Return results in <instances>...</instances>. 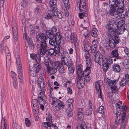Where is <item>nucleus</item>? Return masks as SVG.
Listing matches in <instances>:
<instances>
[{"label":"nucleus","mask_w":129,"mask_h":129,"mask_svg":"<svg viewBox=\"0 0 129 129\" xmlns=\"http://www.w3.org/2000/svg\"><path fill=\"white\" fill-rule=\"evenodd\" d=\"M25 122L26 125L28 126H30V121L27 118H26L25 119Z\"/></svg>","instance_id":"62"},{"label":"nucleus","mask_w":129,"mask_h":129,"mask_svg":"<svg viewBox=\"0 0 129 129\" xmlns=\"http://www.w3.org/2000/svg\"><path fill=\"white\" fill-rule=\"evenodd\" d=\"M85 80L83 78H78L77 85L79 88H82L84 85Z\"/></svg>","instance_id":"17"},{"label":"nucleus","mask_w":129,"mask_h":129,"mask_svg":"<svg viewBox=\"0 0 129 129\" xmlns=\"http://www.w3.org/2000/svg\"><path fill=\"white\" fill-rule=\"evenodd\" d=\"M113 5L116 8V13L120 14L123 13L124 11V0H117L115 4Z\"/></svg>","instance_id":"4"},{"label":"nucleus","mask_w":129,"mask_h":129,"mask_svg":"<svg viewBox=\"0 0 129 129\" xmlns=\"http://www.w3.org/2000/svg\"><path fill=\"white\" fill-rule=\"evenodd\" d=\"M82 33L85 38H87L88 37L89 32L87 29H84L82 31Z\"/></svg>","instance_id":"47"},{"label":"nucleus","mask_w":129,"mask_h":129,"mask_svg":"<svg viewBox=\"0 0 129 129\" xmlns=\"http://www.w3.org/2000/svg\"><path fill=\"white\" fill-rule=\"evenodd\" d=\"M129 83V74H125V77H124L120 83V86H125L126 84H128Z\"/></svg>","instance_id":"14"},{"label":"nucleus","mask_w":129,"mask_h":129,"mask_svg":"<svg viewBox=\"0 0 129 129\" xmlns=\"http://www.w3.org/2000/svg\"><path fill=\"white\" fill-rule=\"evenodd\" d=\"M64 7L66 9L68 10L69 9V0H63Z\"/></svg>","instance_id":"46"},{"label":"nucleus","mask_w":129,"mask_h":129,"mask_svg":"<svg viewBox=\"0 0 129 129\" xmlns=\"http://www.w3.org/2000/svg\"><path fill=\"white\" fill-rule=\"evenodd\" d=\"M79 9L81 12H85L87 11L86 10V6H79Z\"/></svg>","instance_id":"61"},{"label":"nucleus","mask_w":129,"mask_h":129,"mask_svg":"<svg viewBox=\"0 0 129 129\" xmlns=\"http://www.w3.org/2000/svg\"><path fill=\"white\" fill-rule=\"evenodd\" d=\"M78 78H83L84 77V72L80 68H78L77 71Z\"/></svg>","instance_id":"36"},{"label":"nucleus","mask_w":129,"mask_h":129,"mask_svg":"<svg viewBox=\"0 0 129 129\" xmlns=\"http://www.w3.org/2000/svg\"><path fill=\"white\" fill-rule=\"evenodd\" d=\"M57 16L59 19H61L62 18L63 16V12L61 11L59 12V13H58V14Z\"/></svg>","instance_id":"63"},{"label":"nucleus","mask_w":129,"mask_h":129,"mask_svg":"<svg viewBox=\"0 0 129 129\" xmlns=\"http://www.w3.org/2000/svg\"><path fill=\"white\" fill-rule=\"evenodd\" d=\"M47 51L48 53V55L49 56L53 55L55 52L53 48L50 49H48Z\"/></svg>","instance_id":"49"},{"label":"nucleus","mask_w":129,"mask_h":129,"mask_svg":"<svg viewBox=\"0 0 129 129\" xmlns=\"http://www.w3.org/2000/svg\"><path fill=\"white\" fill-rule=\"evenodd\" d=\"M57 1L56 0H50L49 3L51 9L54 10L56 9Z\"/></svg>","instance_id":"28"},{"label":"nucleus","mask_w":129,"mask_h":129,"mask_svg":"<svg viewBox=\"0 0 129 129\" xmlns=\"http://www.w3.org/2000/svg\"><path fill=\"white\" fill-rule=\"evenodd\" d=\"M77 4L78 5H79V6H86V3L85 0H80V2H78Z\"/></svg>","instance_id":"48"},{"label":"nucleus","mask_w":129,"mask_h":129,"mask_svg":"<svg viewBox=\"0 0 129 129\" xmlns=\"http://www.w3.org/2000/svg\"><path fill=\"white\" fill-rule=\"evenodd\" d=\"M57 47L56 46L55 48V52L56 54H58L59 53L60 50L61 48V46L60 44H57Z\"/></svg>","instance_id":"53"},{"label":"nucleus","mask_w":129,"mask_h":129,"mask_svg":"<svg viewBox=\"0 0 129 129\" xmlns=\"http://www.w3.org/2000/svg\"><path fill=\"white\" fill-rule=\"evenodd\" d=\"M46 34L47 37L49 39L53 38H54L55 35L52 33H51V32L47 30L46 32Z\"/></svg>","instance_id":"44"},{"label":"nucleus","mask_w":129,"mask_h":129,"mask_svg":"<svg viewBox=\"0 0 129 129\" xmlns=\"http://www.w3.org/2000/svg\"><path fill=\"white\" fill-rule=\"evenodd\" d=\"M126 61L127 63H126V62H124V67L125 69H127L129 68V60H126L125 61Z\"/></svg>","instance_id":"59"},{"label":"nucleus","mask_w":129,"mask_h":129,"mask_svg":"<svg viewBox=\"0 0 129 129\" xmlns=\"http://www.w3.org/2000/svg\"><path fill=\"white\" fill-rule=\"evenodd\" d=\"M112 59L111 57H107L105 58L103 61V62L108 64H111L112 63Z\"/></svg>","instance_id":"34"},{"label":"nucleus","mask_w":129,"mask_h":129,"mask_svg":"<svg viewBox=\"0 0 129 129\" xmlns=\"http://www.w3.org/2000/svg\"><path fill=\"white\" fill-rule=\"evenodd\" d=\"M107 81L109 86H111L112 93H111L109 95V96H111L113 95V93H115L118 90V88L115 85L116 81L112 80L110 79L107 78Z\"/></svg>","instance_id":"5"},{"label":"nucleus","mask_w":129,"mask_h":129,"mask_svg":"<svg viewBox=\"0 0 129 129\" xmlns=\"http://www.w3.org/2000/svg\"><path fill=\"white\" fill-rule=\"evenodd\" d=\"M30 75L32 77H35L37 75V73L41 69L39 64H35L32 61L29 62Z\"/></svg>","instance_id":"3"},{"label":"nucleus","mask_w":129,"mask_h":129,"mask_svg":"<svg viewBox=\"0 0 129 129\" xmlns=\"http://www.w3.org/2000/svg\"><path fill=\"white\" fill-rule=\"evenodd\" d=\"M108 29L109 33L108 35V36L113 37L115 34V30L109 27H108Z\"/></svg>","instance_id":"37"},{"label":"nucleus","mask_w":129,"mask_h":129,"mask_svg":"<svg viewBox=\"0 0 129 129\" xmlns=\"http://www.w3.org/2000/svg\"><path fill=\"white\" fill-rule=\"evenodd\" d=\"M68 109L70 111H72L73 108L72 104L73 102V100L72 99H70L68 100Z\"/></svg>","instance_id":"31"},{"label":"nucleus","mask_w":129,"mask_h":129,"mask_svg":"<svg viewBox=\"0 0 129 129\" xmlns=\"http://www.w3.org/2000/svg\"><path fill=\"white\" fill-rule=\"evenodd\" d=\"M102 65L103 66V68L104 72H106L109 68V65L103 62V64H102L101 66Z\"/></svg>","instance_id":"52"},{"label":"nucleus","mask_w":129,"mask_h":129,"mask_svg":"<svg viewBox=\"0 0 129 129\" xmlns=\"http://www.w3.org/2000/svg\"><path fill=\"white\" fill-rule=\"evenodd\" d=\"M54 38L55 42L57 44H60L61 42V37L59 32L57 33Z\"/></svg>","instance_id":"21"},{"label":"nucleus","mask_w":129,"mask_h":129,"mask_svg":"<svg viewBox=\"0 0 129 129\" xmlns=\"http://www.w3.org/2000/svg\"><path fill=\"white\" fill-rule=\"evenodd\" d=\"M1 51L2 53L6 54V61L7 60L10 61L11 59L10 54L6 45H1Z\"/></svg>","instance_id":"7"},{"label":"nucleus","mask_w":129,"mask_h":129,"mask_svg":"<svg viewBox=\"0 0 129 129\" xmlns=\"http://www.w3.org/2000/svg\"><path fill=\"white\" fill-rule=\"evenodd\" d=\"M18 79L19 81L21 83L22 80V68L21 65L18 66Z\"/></svg>","instance_id":"18"},{"label":"nucleus","mask_w":129,"mask_h":129,"mask_svg":"<svg viewBox=\"0 0 129 129\" xmlns=\"http://www.w3.org/2000/svg\"><path fill=\"white\" fill-rule=\"evenodd\" d=\"M50 63L52 64V67L57 69L60 65V62H59L56 61L55 62H51Z\"/></svg>","instance_id":"38"},{"label":"nucleus","mask_w":129,"mask_h":129,"mask_svg":"<svg viewBox=\"0 0 129 129\" xmlns=\"http://www.w3.org/2000/svg\"><path fill=\"white\" fill-rule=\"evenodd\" d=\"M87 16V11L85 12H81V13H79V16L80 18H82L84 16L86 17Z\"/></svg>","instance_id":"50"},{"label":"nucleus","mask_w":129,"mask_h":129,"mask_svg":"<svg viewBox=\"0 0 129 129\" xmlns=\"http://www.w3.org/2000/svg\"><path fill=\"white\" fill-rule=\"evenodd\" d=\"M118 26V24L117 23L114 22L113 23H112V25H111L110 27H109L113 29L116 30V29L117 28Z\"/></svg>","instance_id":"51"},{"label":"nucleus","mask_w":129,"mask_h":129,"mask_svg":"<svg viewBox=\"0 0 129 129\" xmlns=\"http://www.w3.org/2000/svg\"><path fill=\"white\" fill-rule=\"evenodd\" d=\"M121 29H122L123 32L125 30H129V24H126L124 25V27L121 26Z\"/></svg>","instance_id":"56"},{"label":"nucleus","mask_w":129,"mask_h":129,"mask_svg":"<svg viewBox=\"0 0 129 129\" xmlns=\"http://www.w3.org/2000/svg\"><path fill=\"white\" fill-rule=\"evenodd\" d=\"M13 34V38L14 41L15 42L17 41L18 39V32L17 28L15 27L14 28L12 27Z\"/></svg>","instance_id":"20"},{"label":"nucleus","mask_w":129,"mask_h":129,"mask_svg":"<svg viewBox=\"0 0 129 129\" xmlns=\"http://www.w3.org/2000/svg\"><path fill=\"white\" fill-rule=\"evenodd\" d=\"M110 7L109 13L110 16L116 13V8L113 5V4H111Z\"/></svg>","instance_id":"24"},{"label":"nucleus","mask_w":129,"mask_h":129,"mask_svg":"<svg viewBox=\"0 0 129 129\" xmlns=\"http://www.w3.org/2000/svg\"><path fill=\"white\" fill-rule=\"evenodd\" d=\"M66 65L68 67V70L70 73H74V68L73 67V65L69 62H67Z\"/></svg>","instance_id":"33"},{"label":"nucleus","mask_w":129,"mask_h":129,"mask_svg":"<svg viewBox=\"0 0 129 129\" xmlns=\"http://www.w3.org/2000/svg\"><path fill=\"white\" fill-rule=\"evenodd\" d=\"M69 56L68 53L66 51H63L61 53V58L63 59L62 60H64V61H65V59L69 57Z\"/></svg>","instance_id":"42"},{"label":"nucleus","mask_w":129,"mask_h":129,"mask_svg":"<svg viewBox=\"0 0 129 129\" xmlns=\"http://www.w3.org/2000/svg\"><path fill=\"white\" fill-rule=\"evenodd\" d=\"M39 97L38 100L40 103L42 102V103L45 104V103L46 100V97L44 93L42 92H40L38 95Z\"/></svg>","instance_id":"15"},{"label":"nucleus","mask_w":129,"mask_h":129,"mask_svg":"<svg viewBox=\"0 0 129 129\" xmlns=\"http://www.w3.org/2000/svg\"><path fill=\"white\" fill-rule=\"evenodd\" d=\"M47 68L48 72L51 74L55 73L57 71V69L53 67L50 68L49 66Z\"/></svg>","instance_id":"35"},{"label":"nucleus","mask_w":129,"mask_h":129,"mask_svg":"<svg viewBox=\"0 0 129 129\" xmlns=\"http://www.w3.org/2000/svg\"><path fill=\"white\" fill-rule=\"evenodd\" d=\"M53 38H50L48 40L49 43V44L53 46H54L55 45V42L53 39Z\"/></svg>","instance_id":"54"},{"label":"nucleus","mask_w":129,"mask_h":129,"mask_svg":"<svg viewBox=\"0 0 129 129\" xmlns=\"http://www.w3.org/2000/svg\"><path fill=\"white\" fill-rule=\"evenodd\" d=\"M111 54L112 57L116 58L117 59H119L121 58L119 56L118 51L117 49L113 50L111 52Z\"/></svg>","instance_id":"27"},{"label":"nucleus","mask_w":129,"mask_h":129,"mask_svg":"<svg viewBox=\"0 0 129 129\" xmlns=\"http://www.w3.org/2000/svg\"><path fill=\"white\" fill-rule=\"evenodd\" d=\"M41 48H40V49L39 53H38V55H37V57L36 59H35V60L37 61V63L39 64V62L40 61L41 58L42 57H44V56L45 55L47 52L46 50L44 54H42L41 53Z\"/></svg>","instance_id":"22"},{"label":"nucleus","mask_w":129,"mask_h":129,"mask_svg":"<svg viewBox=\"0 0 129 129\" xmlns=\"http://www.w3.org/2000/svg\"><path fill=\"white\" fill-rule=\"evenodd\" d=\"M51 116L50 115L49 116L46 118V119H47V123L48 127H50V129H57V127L55 125H53L52 123V121L51 120Z\"/></svg>","instance_id":"13"},{"label":"nucleus","mask_w":129,"mask_h":129,"mask_svg":"<svg viewBox=\"0 0 129 129\" xmlns=\"http://www.w3.org/2000/svg\"><path fill=\"white\" fill-rule=\"evenodd\" d=\"M113 70L115 72H119L120 70V69L119 65L116 64L114 65L113 67Z\"/></svg>","instance_id":"45"},{"label":"nucleus","mask_w":129,"mask_h":129,"mask_svg":"<svg viewBox=\"0 0 129 129\" xmlns=\"http://www.w3.org/2000/svg\"><path fill=\"white\" fill-rule=\"evenodd\" d=\"M58 102L57 104V106L56 107H55L54 109L56 110H59L60 107L63 108L64 106V103L58 99Z\"/></svg>","instance_id":"26"},{"label":"nucleus","mask_w":129,"mask_h":129,"mask_svg":"<svg viewBox=\"0 0 129 129\" xmlns=\"http://www.w3.org/2000/svg\"><path fill=\"white\" fill-rule=\"evenodd\" d=\"M16 63L17 65H21L20 61V57L19 55H17L16 58Z\"/></svg>","instance_id":"60"},{"label":"nucleus","mask_w":129,"mask_h":129,"mask_svg":"<svg viewBox=\"0 0 129 129\" xmlns=\"http://www.w3.org/2000/svg\"><path fill=\"white\" fill-rule=\"evenodd\" d=\"M91 47L88 44H86L84 46V50L86 53L84 54V56L86 59V63L88 64L90 66L91 63L90 58V55L88 51L91 49Z\"/></svg>","instance_id":"6"},{"label":"nucleus","mask_w":129,"mask_h":129,"mask_svg":"<svg viewBox=\"0 0 129 129\" xmlns=\"http://www.w3.org/2000/svg\"><path fill=\"white\" fill-rule=\"evenodd\" d=\"M37 39L38 42L40 43L41 53L42 54H44L47 50V46L46 40H48L45 34H42L38 35Z\"/></svg>","instance_id":"2"},{"label":"nucleus","mask_w":129,"mask_h":129,"mask_svg":"<svg viewBox=\"0 0 129 129\" xmlns=\"http://www.w3.org/2000/svg\"><path fill=\"white\" fill-rule=\"evenodd\" d=\"M116 106L117 108L116 111V118L115 123L117 125L119 124L120 116L121 118V129H124L126 122V119L125 117L126 113L123 112L121 114V111H124L126 110V106L123 105L121 102L117 103L116 104Z\"/></svg>","instance_id":"1"},{"label":"nucleus","mask_w":129,"mask_h":129,"mask_svg":"<svg viewBox=\"0 0 129 129\" xmlns=\"http://www.w3.org/2000/svg\"><path fill=\"white\" fill-rule=\"evenodd\" d=\"M104 107L101 106L98 108V112L100 113L103 114L104 113Z\"/></svg>","instance_id":"55"},{"label":"nucleus","mask_w":129,"mask_h":129,"mask_svg":"<svg viewBox=\"0 0 129 129\" xmlns=\"http://www.w3.org/2000/svg\"><path fill=\"white\" fill-rule=\"evenodd\" d=\"M54 17L53 11L50 10L48 11V14L45 16V18L46 19H53Z\"/></svg>","instance_id":"29"},{"label":"nucleus","mask_w":129,"mask_h":129,"mask_svg":"<svg viewBox=\"0 0 129 129\" xmlns=\"http://www.w3.org/2000/svg\"><path fill=\"white\" fill-rule=\"evenodd\" d=\"M98 30L96 28H93L92 29L91 35L93 37H96L98 36Z\"/></svg>","instance_id":"39"},{"label":"nucleus","mask_w":129,"mask_h":129,"mask_svg":"<svg viewBox=\"0 0 129 129\" xmlns=\"http://www.w3.org/2000/svg\"><path fill=\"white\" fill-rule=\"evenodd\" d=\"M84 115L82 109H80L77 114L76 120L78 121L82 120L84 118Z\"/></svg>","instance_id":"16"},{"label":"nucleus","mask_w":129,"mask_h":129,"mask_svg":"<svg viewBox=\"0 0 129 129\" xmlns=\"http://www.w3.org/2000/svg\"><path fill=\"white\" fill-rule=\"evenodd\" d=\"M27 1L26 0L23 1L22 2L21 6L23 7H26L27 5Z\"/></svg>","instance_id":"64"},{"label":"nucleus","mask_w":129,"mask_h":129,"mask_svg":"<svg viewBox=\"0 0 129 129\" xmlns=\"http://www.w3.org/2000/svg\"><path fill=\"white\" fill-rule=\"evenodd\" d=\"M70 39L71 42L72 43H73L74 45L76 44L77 39V36L75 33H71L70 36Z\"/></svg>","instance_id":"23"},{"label":"nucleus","mask_w":129,"mask_h":129,"mask_svg":"<svg viewBox=\"0 0 129 129\" xmlns=\"http://www.w3.org/2000/svg\"><path fill=\"white\" fill-rule=\"evenodd\" d=\"M24 39L26 40L28 42V48L31 50H33L34 48V45L32 40L26 36L25 32L24 33Z\"/></svg>","instance_id":"12"},{"label":"nucleus","mask_w":129,"mask_h":129,"mask_svg":"<svg viewBox=\"0 0 129 129\" xmlns=\"http://www.w3.org/2000/svg\"><path fill=\"white\" fill-rule=\"evenodd\" d=\"M32 104L33 106L34 107V110L36 113H37V111H38V102L36 100H32Z\"/></svg>","instance_id":"30"},{"label":"nucleus","mask_w":129,"mask_h":129,"mask_svg":"<svg viewBox=\"0 0 129 129\" xmlns=\"http://www.w3.org/2000/svg\"><path fill=\"white\" fill-rule=\"evenodd\" d=\"M66 63L67 62L64 61V60H62L61 61L58 69V71L60 73H63L64 72V67L63 66L66 65Z\"/></svg>","instance_id":"19"},{"label":"nucleus","mask_w":129,"mask_h":129,"mask_svg":"<svg viewBox=\"0 0 129 129\" xmlns=\"http://www.w3.org/2000/svg\"><path fill=\"white\" fill-rule=\"evenodd\" d=\"M119 39L117 36H115L114 38L112 37L109 38V44L110 47L113 48L115 47L116 44H117L119 43Z\"/></svg>","instance_id":"9"},{"label":"nucleus","mask_w":129,"mask_h":129,"mask_svg":"<svg viewBox=\"0 0 129 129\" xmlns=\"http://www.w3.org/2000/svg\"><path fill=\"white\" fill-rule=\"evenodd\" d=\"M28 30L30 31V33L31 34H34V28H33V25H30L28 26Z\"/></svg>","instance_id":"57"},{"label":"nucleus","mask_w":129,"mask_h":129,"mask_svg":"<svg viewBox=\"0 0 129 129\" xmlns=\"http://www.w3.org/2000/svg\"><path fill=\"white\" fill-rule=\"evenodd\" d=\"M12 76L13 79V82L14 87L16 88L17 86V78L16 77V76L15 73L12 72Z\"/></svg>","instance_id":"25"},{"label":"nucleus","mask_w":129,"mask_h":129,"mask_svg":"<svg viewBox=\"0 0 129 129\" xmlns=\"http://www.w3.org/2000/svg\"><path fill=\"white\" fill-rule=\"evenodd\" d=\"M92 56V59L95 62L98 63L100 66L103 64V60L102 56L100 55L99 53H97L93 54Z\"/></svg>","instance_id":"8"},{"label":"nucleus","mask_w":129,"mask_h":129,"mask_svg":"<svg viewBox=\"0 0 129 129\" xmlns=\"http://www.w3.org/2000/svg\"><path fill=\"white\" fill-rule=\"evenodd\" d=\"M51 100H52V102L51 104L52 105V106L54 109L55 107H56L57 106L56 104L58 102L57 100L58 99H57L55 97H54L53 98H52V99H51Z\"/></svg>","instance_id":"41"},{"label":"nucleus","mask_w":129,"mask_h":129,"mask_svg":"<svg viewBox=\"0 0 129 129\" xmlns=\"http://www.w3.org/2000/svg\"><path fill=\"white\" fill-rule=\"evenodd\" d=\"M77 129H87L85 123L82 122L77 127Z\"/></svg>","instance_id":"40"},{"label":"nucleus","mask_w":129,"mask_h":129,"mask_svg":"<svg viewBox=\"0 0 129 129\" xmlns=\"http://www.w3.org/2000/svg\"><path fill=\"white\" fill-rule=\"evenodd\" d=\"M116 13L110 16L111 19L113 21H116L119 20L120 18V17L118 15V14Z\"/></svg>","instance_id":"32"},{"label":"nucleus","mask_w":129,"mask_h":129,"mask_svg":"<svg viewBox=\"0 0 129 129\" xmlns=\"http://www.w3.org/2000/svg\"><path fill=\"white\" fill-rule=\"evenodd\" d=\"M85 113L86 115H90L92 113V110L91 108H90L86 110Z\"/></svg>","instance_id":"58"},{"label":"nucleus","mask_w":129,"mask_h":129,"mask_svg":"<svg viewBox=\"0 0 129 129\" xmlns=\"http://www.w3.org/2000/svg\"><path fill=\"white\" fill-rule=\"evenodd\" d=\"M95 87L97 91V93L98 95V99L99 101H103V99L101 94L100 85L98 82H95Z\"/></svg>","instance_id":"11"},{"label":"nucleus","mask_w":129,"mask_h":129,"mask_svg":"<svg viewBox=\"0 0 129 129\" xmlns=\"http://www.w3.org/2000/svg\"><path fill=\"white\" fill-rule=\"evenodd\" d=\"M91 63L90 65L89 66V64H86L87 67L84 71L85 72V76L84 78V80H86L87 82H89L90 80V78L88 76V75L90 73V68H91Z\"/></svg>","instance_id":"10"},{"label":"nucleus","mask_w":129,"mask_h":129,"mask_svg":"<svg viewBox=\"0 0 129 129\" xmlns=\"http://www.w3.org/2000/svg\"><path fill=\"white\" fill-rule=\"evenodd\" d=\"M44 59V63L47 67H48L49 66V59L48 57L47 56H45L44 57H42Z\"/></svg>","instance_id":"43"}]
</instances>
